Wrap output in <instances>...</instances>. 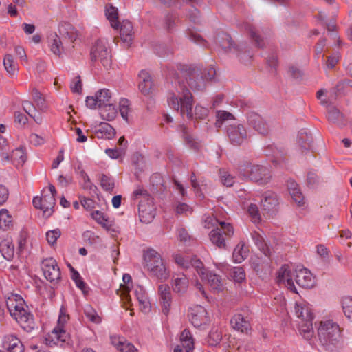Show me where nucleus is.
<instances>
[{
	"label": "nucleus",
	"mask_w": 352,
	"mask_h": 352,
	"mask_svg": "<svg viewBox=\"0 0 352 352\" xmlns=\"http://www.w3.org/2000/svg\"><path fill=\"white\" fill-rule=\"evenodd\" d=\"M172 84L173 89L168 91L167 96L168 106L177 112L180 111L182 116L192 118L193 96L186 85L194 91L203 90L206 85L202 71L197 67L186 66L181 76L175 79Z\"/></svg>",
	"instance_id": "1"
},
{
	"label": "nucleus",
	"mask_w": 352,
	"mask_h": 352,
	"mask_svg": "<svg viewBox=\"0 0 352 352\" xmlns=\"http://www.w3.org/2000/svg\"><path fill=\"white\" fill-rule=\"evenodd\" d=\"M6 306L10 316L26 331L30 332L35 327L33 314L28 310L23 298L16 294H10L6 298Z\"/></svg>",
	"instance_id": "2"
},
{
	"label": "nucleus",
	"mask_w": 352,
	"mask_h": 352,
	"mask_svg": "<svg viewBox=\"0 0 352 352\" xmlns=\"http://www.w3.org/2000/svg\"><path fill=\"white\" fill-rule=\"evenodd\" d=\"M277 283L283 285L294 293H297L293 279L302 288H311L314 285V279L309 270L306 268L296 269L292 272L287 265L282 266L278 272Z\"/></svg>",
	"instance_id": "3"
},
{
	"label": "nucleus",
	"mask_w": 352,
	"mask_h": 352,
	"mask_svg": "<svg viewBox=\"0 0 352 352\" xmlns=\"http://www.w3.org/2000/svg\"><path fill=\"white\" fill-rule=\"evenodd\" d=\"M144 267L151 276L161 281L167 280L170 276L169 270L161 255L153 249H148L144 253Z\"/></svg>",
	"instance_id": "4"
},
{
	"label": "nucleus",
	"mask_w": 352,
	"mask_h": 352,
	"mask_svg": "<svg viewBox=\"0 0 352 352\" xmlns=\"http://www.w3.org/2000/svg\"><path fill=\"white\" fill-rule=\"evenodd\" d=\"M295 314L298 318L300 334L306 340H311L314 334L313 320L314 318L310 305L306 302H296L294 307Z\"/></svg>",
	"instance_id": "5"
},
{
	"label": "nucleus",
	"mask_w": 352,
	"mask_h": 352,
	"mask_svg": "<svg viewBox=\"0 0 352 352\" xmlns=\"http://www.w3.org/2000/svg\"><path fill=\"white\" fill-rule=\"evenodd\" d=\"M239 173L241 176L260 185L267 184L272 177L270 169L263 165L252 164L244 162L239 165Z\"/></svg>",
	"instance_id": "6"
},
{
	"label": "nucleus",
	"mask_w": 352,
	"mask_h": 352,
	"mask_svg": "<svg viewBox=\"0 0 352 352\" xmlns=\"http://www.w3.org/2000/svg\"><path fill=\"white\" fill-rule=\"evenodd\" d=\"M318 337L326 349H331L338 342L340 337L339 325L331 320L321 321L318 328Z\"/></svg>",
	"instance_id": "7"
},
{
	"label": "nucleus",
	"mask_w": 352,
	"mask_h": 352,
	"mask_svg": "<svg viewBox=\"0 0 352 352\" xmlns=\"http://www.w3.org/2000/svg\"><path fill=\"white\" fill-rule=\"evenodd\" d=\"M90 56L94 64L100 63L106 69L110 68L111 57L106 40L98 39L91 48Z\"/></svg>",
	"instance_id": "8"
},
{
	"label": "nucleus",
	"mask_w": 352,
	"mask_h": 352,
	"mask_svg": "<svg viewBox=\"0 0 352 352\" xmlns=\"http://www.w3.org/2000/svg\"><path fill=\"white\" fill-rule=\"evenodd\" d=\"M220 46L222 50L226 52H233L235 53L242 62H247L249 60L252 54L247 50V45L245 43H240L235 45L230 36L228 34L223 33L219 36Z\"/></svg>",
	"instance_id": "9"
},
{
	"label": "nucleus",
	"mask_w": 352,
	"mask_h": 352,
	"mask_svg": "<svg viewBox=\"0 0 352 352\" xmlns=\"http://www.w3.org/2000/svg\"><path fill=\"white\" fill-rule=\"evenodd\" d=\"M85 102L87 107L90 109H102L112 102L111 93L107 89H100L94 96H87Z\"/></svg>",
	"instance_id": "10"
},
{
	"label": "nucleus",
	"mask_w": 352,
	"mask_h": 352,
	"mask_svg": "<svg viewBox=\"0 0 352 352\" xmlns=\"http://www.w3.org/2000/svg\"><path fill=\"white\" fill-rule=\"evenodd\" d=\"M188 317L195 327H201L203 325L208 324L210 322L206 309L199 305H193L189 308Z\"/></svg>",
	"instance_id": "11"
},
{
	"label": "nucleus",
	"mask_w": 352,
	"mask_h": 352,
	"mask_svg": "<svg viewBox=\"0 0 352 352\" xmlns=\"http://www.w3.org/2000/svg\"><path fill=\"white\" fill-rule=\"evenodd\" d=\"M41 268L45 278L57 283L60 280V271L55 259L47 258L42 261Z\"/></svg>",
	"instance_id": "12"
},
{
	"label": "nucleus",
	"mask_w": 352,
	"mask_h": 352,
	"mask_svg": "<svg viewBox=\"0 0 352 352\" xmlns=\"http://www.w3.org/2000/svg\"><path fill=\"white\" fill-rule=\"evenodd\" d=\"M226 133L230 142L236 146L241 145L248 138L247 131L244 126L241 124L228 126Z\"/></svg>",
	"instance_id": "13"
},
{
	"label": "nucleus",
	"mask_w": 352,
	"mask_h": 352,
	"mask_svg": "<svg viewBox=\"0 0 352 352\" xmlns=\"http://www.w3.org/2000/svg\"><path fill=\"white\" fill-rule=\"evenodd\" d=\"M139 217L141 221L149 223L155 217V211L153 205V198L140 199L138 205Z\"/></svg>",
	"instance_id": "14"
},
{
	"label": "nucleus",
	"mask_w": 352,
	"mask_h": 352,
	"mask_svg": "<svg viewBox=\"0 0 352 352\" xmlns=\"http://www.w3.org/2000/svg\"><path fill=\"white\" fill-rule=\"evenodd\" d=\"M55 204V198L52 194L45 195L42 197H35L33 199L34 206L43 210V214L47 217L52 214Z\"/></svg>",
	"instance_id": "15"
},
{
	"label": "nucleus",
	"mask_w": 352,
	"mask_h": 352,
	"mask_svg": "<svg viewBox=\"0 0 352 352\" xmlns=\"http://www.w3.org/2000/svg\"><path fill=\"white\" fill-rule=\"evenodd\" d=\"M247 122L250 126L261 135H267L270 131V126L258 113L251 112L248 114Z\"/></svg>",
	"instance_id": "16"
},
{
	"label": "nucleus",
	"mask_w": 352,
	"mask_h": 352,
	"mask_svg": "<svg viewBox=\"0 0 352 352\" xmlns=\"http://www.w3.org/2000/svg\"><path fill=\"white\" fill-rule=\"evenodd\" d=\"M313 138L311 134L305 129L299 131L297 138V146L301 155L307 154L311 148Z\"/></svg>",
	"instance_id": "17"
},
{
	"label": "nucleus",
	"mask_w": 352,
	"mask_h": 352,
	"mask_svg": "<svg viewBox=\"0 0 352 352\" xmlns=\"http://www.w3.org/2000/svg\"><path fill=\"white\" fill-rule=\"evenodd\" d=\"M68 338V334L63 328L56 327L50 333L46 338V343L50 346L60 345L62 346Z\"/></svg>",
	"instance_id": "18"
},
{
	"label": "nucleus",
	"mask_w": 352,
	"mask_h": 352,
	"mask_svg": "<svg viewBox=\"0 0 352 352\" xmlns=\"http://www.w3.org/2000/svg\"><path fill=\"white\" fill-rule=\"evenodd\" d=\"M158 294L161 300L162 312L164 314H168L170 309L172 300V295L169 286L166 284L160 285L158 287Z\"/></svg>",
	"instance_id": "19"
},
{
	"label": "nucleus",
	"mask_w": 352,
	"mask_h": 352,
	"mask_svg": "<svg viewBox=\"0 0 352 352\" xmlns=\"http://www.w3.org/2000/svg\"><path fill=\"white\" fill-rule=\"evenodd\" d=\"M171 285L175 293L183 294L189 286V280L184 274H173L171 280Z\"/></svg>",
	"instance_id": "20"
},
{
	"label": "nucleus",
	"mask_w": 352,
	"mask_h": 352,
	"mask_svg": "<svg viewBox=\"0 0 352 352\" xmlns=\"http://www.w3.org/2000/svg\"><path fill=\"white\" fill-rule=\"evenodd\" d=\"M0 252L7 261H11L14 256V248L12 240L8 235L0 236Z\"/></svg>",
	"instance_id": "21"
},
{
	"label": "nucleus",
	"mask_w": 352,
	"mask_h": 352,
	"mask_svg": "<svg viewBox=\"0 0 352 352\" xmlns=\"http://www.w3.org/2000/svg\"><path fill=\"white\" fill-rule=\"evenodd\" d=\"M138 78V88L141 93L144 95L151 94L153 87V83L149 73L145 70H142L140 72Z\"/></svg>",
	"instance_id": "22"
},
{
	"label": "nucleus",
	"mask_w": 352,
	"mask_h": 352,
	"mask_svg": "<svg viewBox=\"0 0 352 352\" xmlns=\"http://www.w3.org/2000/svg\"><path fill=\"white\" fill-rule=\"evenodd\" d=\"M1 156L6 161L11 160L12 162L16 166H22L27 159L23 148L21 147L13 151L10 156L5 152L1 153Z\"/></svg>",
	"instance_id": "23"
},
{
	"label": "nucleus",
	"mask_w": 352,
	"mask_h": 352,
	"mask_svg": "<svg viewBox=\"0 0 352 352\" xmlns=\"http://www.w3.org/2000/svg\"><path fill=\"white\" fill-rule=\"evenodd\" d=\"M3 347L8 352H23L24 348L21 340L14 335L5 336Z\"/></svg>",
	"instance_id": "24"
},
{
	"label": "nucleus",
	"mask_w": 352,
	"mask_h": 352,
	"mask_svg": "<svg viewBox=\"0 0 352 352\" xmlns=\"http://www.w3.org/2000/svg\"><path fill=\"white\" fill-rule=\"evenodd\" d=\"M230 323L233 329L242 333H248L251 329L249 320L240 314H235Z\"/></svg>",
	"instance_id": "25"
},
{
	"label": "nucleus",
	"mask_w": 352,
	"mask_h": 352,
	"mask_svg": "<svg viewBox=\"0 0 352 352\" xmlns=\"http://www.w3.org/2000/svg\"><path fill=\"white\" fill-rule=\"evenodd\" d=\"M120 34L122 42L127 47L130 46L133 40V25L130 21H122L120 25Z\"/></svg>",
	"instance_id": "26"
},
{
	"label": "nucleus",
	"mask_w": 352,
	"mask_h": 352,
	"mask_svg": "<svg viewBox=\"0 0 352 352\" xmlns=\"http://www.w3.org/2000/svg\"><path fill=\"white\" fill-rule=\"evenodd\" d=\"M111 340L112 344L120 352H138L135 347L123 337L111 336Z\"/></svg>",
	"instance_id": "27"
},
{
	"label": "nucleus",
	"mask_w": 352,
	"mask_h": 352,
	"mask_svg": "<svg viewBox=\"0 0 352 352\" xmlns=\"http://www.w3.org/2000/svg\"><path fill=\"white\" fill-rule=\"evenodd\" d=\"M202 280L208 281L210 288L217 292H219L223 289V283L221 278L210 272L207 271L204 275V277H201Z\"/></svg>",
	"instance_id": "28"
},
{
	"label": "nucleus",
	"mask_w": 352,
	"mask_h": 352,
	"mask_svg": "<svg viewBox=\"0 0 352 352\" xmlns=\"http://www.w3.org/2000/svg\"><path fill=\"white\" fill-rule=\"evenodd\" d=\"M327 107L329 121L340 126L345 124L344 116L337 108L330 105Z\"/></svg>",
	"instance_id": "29"
},
{
	"label": "nucleus",
	"mask_w": 352,
	"mask_h": 352,
	"mask_svg": "<svg viewBox=\"0 0 352 352\" xmlns=\"http://www.w3.org/2000/svg\"><path fill=\"white\" fill-rule=\"evenodd\" d=\"M48 39L49 46L53 54L60 56L64 52L65 47L63 45V43L58 35L56 34H52Z\"/></svg>",
	"instance_id": "30"
},
{
	"label": "nucleus",
	"mask_w": 352,
	"mask_h": 352,
	"mask_svg": "<svg viewBox=\"0 0 352 352\" xmlns=\"http://www.w3.org/2000/svg\"><path fill=\"white\" fill-rule=\"evenodd\" d=\"M59 32L63 38L68 39L70 43H73L78 36L77 30L70 24L61 25L59 28Z\"/></svg>",
	"instance_id": "31"
},
{
	"label": "nucleus",
	"mask_w": 352,
	"mask_h": 352,
	"mask_svg": "<svg viewBox=\"0 0 352 352\" xmlns=\"http://www.w3.org/2000/svg\"><path fill=\"white\" fill-rule=\"evenodd\" d=\"M249 249L245 243L240 242L233 251V258L236 263H241L248 255Z\"/></svg>",
	"instance_id": "32"
},
{
	"label": "nucleus",
	"mask_w": 352,
	"mask_h": 352,
	"mask_svg": "<svg viewBox=\"0 0 352 352\" xmlns=\"http://www.w3.org/2000/svg\"><path fill=\"white\" fill-rule=\"evenodd\" d=\"M180 342L182 346L186 352H191L194 349V341L190 332L184 329L180 336Z\"/></svg>",
	"instance_id": "33"
},
{
	"label": "nucleus",
	"mask_w": 352,
	"mask_h": 352,
	"mask_svg": "<svg viewBox=\"0 0 352 352\" xmlns=\"http://www.w3.org/2000/svg\"><path fill=\"white\" fill-rule=\"evenodd\" d=\"M23 108L30 117L33 118L34 122L38 124H41L43 122V118L40 113H37L35 107L33 104L28 100L23 102Z\"/></svg>",
	"instance_id": "34"
},
{
	"label": "nucleus",
	"mask_w": 352,
	"mask_h": 352,
	"mask_svg": "<svg viewBox=\"0 0 352 352\" xmlns=\"http://www.w3.org/2000/svg\"><path fill=\"white\" fill-rule=\"evenodd\" d=\"M251 236L257 248L266 256H270V252L267 248L263 236L258 232L254 231L251 233Z\"/></svg>",
	"instance_id": "35"
},
{
	"label": "nucleus",
	"mask_w": 352,
	"mask_h": 352,
	"mask_svg": "<svg viewBox=\"0 0 352 352\" xmlns=\"http://www.w3.org/2000/svg\"><path fill=\"white\" fill-rule=\"evenodd\" d=\"M12 217L7 209L0 210V228L7 230L12 226Z\"/></svg>",
	"instance_id": "36"
},
{
	"label": "nucleus",
	"mask_w": 352,
	"mask_h": 352,
	"mask_svg": "<svg viewBox=\"0 0 352 352\" xmlns=\"http://www.w3.org/2000/svg\"><path fill=\"white\" fill-rule=\"evenodd\" d=\"M105 14L108 20L110 21L111 27L117 29L119 26L117 8L112 6H107L105 9Z\"/></svg>",
	"instance_id": "37"
},
{
	"label": "nucleus",
	"mask_w": 352,
	"mask_h": 352,
	"mask_svg": "<svg viewBox=\"0 0 352 352\" xmlns=\"http://www.w3.org/2000/svg\"><path fill=\"white\" fill-rule=\"evenodd\" d=\"M211 242L219 248H223L226 245L225 239L219 228L213 229L209 234Z\"/></svg>",
	"instance_id": "38"
},
{
	"label": "nucleus",
	"mask_w": 352,
	"mask_h": 352,
	"mask_svg": "<svg viewBox=\"0 0 352 352\" xmlns=\"http://www.w3.org/2000/svg\"><path fill=\"white\" fill-rule=\"evenodd\" d=\"M178 21V16L174 13L168 14L164 21V28L169 32L175 30L177 23Z\"/></svg>",
	"instance_id": "39"
},
{
	"label": "nucleus",
	"mask_w": 352,
	"mask_h": 352,
	"mask_svg": "<svg viewBox=\"0 0 352 352\" xmlns=\"http://www.w3.org/2000/svg\"><path fill=\"white\" fill-rule=\"evenodd\" d=\"M129 101L126 98H122L119 102V111L122 118L126 122L129 121V116L131 112L129 107Z\"/></svg>",
	"instance_id": "40"
},
{
	"label": "nucleus",
	"mask_w": 352,
	"mask_h": 352,
	"mask_svg": "<svg viewBox=\"0 0 352 352\" xmlns=\"http://www.w3.org/2000/svg\"><path fill=\"white\" fill-rule=\"evenodd\" d=\"M100 185L102 189L107 192H112L115 184L114 180L112 177L109 175L102 174L100 177Z\"/></svg>",
	"instance_id": "41"
},
{
	"label": "nucleus",
	"mask_w": 352,
	"mask_h": 352,
	"mask_svg": "<svg viewBox=\"0 0 352 352\" xmlns=\"http://www.w3.org/2000/svg\"><path fill=\"white\" fill-rule=\"evenodd\" d=\"M261 203L265 210H270L278 204V201L274 195L269 194L265 196L264 199H262Z\"/></svg>",
	"instance_id": "42"
},
{
	"label": "nucleus",
	"mask_w": 352,
	"mask_h": 352,
	"mask_svg": "<svg viewBox=\"0 0 352 352\" xmlns=\"http://www.w3.org/2000/svg\"><path fill=\"white\" fill-rule=\"evenodd\" d=\"M32 96L34 102L37 105L41 111H45L47 106L43 95L36 89H33L32 91Z\"/></svg>",
	"instance_id": "43"
},
{
	"label": "nucleus",
	"mask_w": 352,
	"mask_h": 352,
	"mask_svg": "<svg viewBox=\"0 0 352 352\" xmlns=\"http://www.w3.org/2000/svg\"><path fill=\"white\" fill-rule=\"evenodd\" d=\"M219 177L221 183L228 187L232 186L235 182V177L224 169L219 170Z\"/></svg>",
	"instance_id": "44"
},
{
	"label": "nucleus",
	"mask_w": 352,
	"mask_h": 352,
	"mask_svg": "<svg viewBox=\"0 0 352 352\" xmlns=\"http://www.w3.org/2000/svg\"><path fill=\"white\" fill-rule=\"evenodd\" d=\"M3 65L6 72L11 76L14 75L16 71V65L14 62L11 54H6L3 58Z\"/></svg>",
	"instance_id": "45"
},
{
	"label": "nucleus",
	"mask_w": 352,
	"mask_h": 352,
	"mask_svg": "<svg viewBox=\"0 0 352 352\" xmlns=\"http://www.w3.org/2000/svg\"><path fill=\"white\" fill-rule=\"evenodd\" d=\"M216 117L215 126L217 127H221L224 122L234 119L233 115L226 111H218Z\"/></svg>",
	"instance_id": "46"
},
{
	"label": "nucleus",
	"mask_w": 352,
	"mask_h": 352,
	"mask_svg": "<svg viewBox=\"0 0 352 352\" xmlns=\"http://www.w3.org/2000/svg\"><path fill=\"white\" fill-rule=\"evenodd\" d=\"M342 309L345 316L352 322V297L344 298L342 300Z\"/></svg>",
	"instance_id": "47"
},
{
	"label": "nucleus",
	"mask_w": 352,
	"mask_h": 352,
	"mask_svg": "<svg viewBox=\"0 0 352 352\" xmlns=\"http://www.w3.org/2000/svg\"><path fill=\"white\" fill-rule=\"evenodd\" d=\"M189 262L190 267L192 266L195 267L200 277H204V275L208 270L204 267V265L201 260L195 256L192 258Z\"/></svg>",
	"instance_id": "48"
},
{
	"label": "nucleus",
	"mask_w": 352,
	"mask_h": 352,
	"mask_svg": "<svg viewBox=\"0 0 352 352\" xmlns=\"http://www.w3.org/2000/svg\"><path fill=\"white\" fill-rule=\"evenodd\" d=\"M222 339L221 333L217 329H212L208 336V344L211 346H217Z\"/></svg>",
	"instance_id": "49"
},
{
	"label": "nucleus",
	"mask_w": 352,
	"mask_h": 352,
	"mask_svg": "<svg viewBox=\"0 0 352 352\" xmlns=\"http://www.w3.org/2000/svg\"><path fill=\"white\" fill-rule=\"evenodd\" d=\"M102 109V110L101 113L102 116H106V118L108 120H113L116 118L117 115V109L112 102Z\"/></svg>",
	"instance_id": "50"
},
{
	"label": "nucleus",
	"mask_w": 352,
	"mask_h": 352,
	"mask_svg": "<svg viewBox=\"0 0 352 352\" xmlns=\"http://www.w3.org/2000/svg\"><path fill=\"white\" fill-rule=\"evenodd\" d=\"M248 214L254 223H258L261 221L258 208L255 204H250L248 209Z\"/></svg>",
	"instance_id": "51"
},
{
	"label": "nucleus",
	"mask_w": 352,
	"mask_h": 352,
	"mask_svg": "<svg viewBox=\"0 0 352 352\" xmlns=\"http://www.w3.org/2000/svg\"><path fill=\"white\" fill-rule=\"evenodd\" d=\"M230 276L235 282L241 283L245 278L244 270L241 267H235L232 270Z\"/></svg>",
	"instance_id": "52"
},
{
	"label": "nucleus",
	"mask_w": 352,
	"mask_h": 352,
	"mask_svg": "<svg viewBox=\"0 0 352 352\" xmlns=\"http://www.w3.org/2000/svg\"><path fill=\"white\" fill-rule=\"evenodd\" d=\"M186 35L190 41L196 43L204 45V43L205 42L204 39L199 34L190 28L186 30Z\"/></svg>",
	"instance_id": "53"
},
{
	"label": "nucleus",
	"mask_w": 352,
	"mask_h": 352,
	"mask_svg": "<svg viewBox=\"0 0 352 352\" xmlns=\"http://www.w3.org/2000/svg\"><path fill=\"white\" fill-rule=\"evenodd\" d=\"M247 29L250 33V37L254 40L255 45L258 47H263L264 43L263 39L256 32L255 28L251 25H248Z\"/></svg>",
	"instance_id": "54"
},
{
	"label": "nucleus",
	"mask_w": 352,
	"mask_h": 352,
	"mask_svg": "<svg viewBox=\"0 0 352 352\" xmlns=\"http://www.w3.org/2000/svg\"><path fill=\"white\" fill-rule=\"evenodd\" d=\"M80 177L82 180V188L85 190H94L96 186L91 182L89 176L85 171L80 172Z\"/></svg>",
	"instance_id": "55"
},
{
	"label": "nucleus",
	"mask_w": 352,
	"mask_h": 352,
	"mask_svg": "<svg viewBox=\"0 0 352 352\" xmlns=\"http://www.w3.org/2000/svg\"><path fill=\"white\" fill-rule=\"evenodd\" d=\"M61 232L59 229L50 230L46 233V239L49 244L54 245L57 239L60 236Z\"/></svg>",
	"instance_id": "56"
},
{
	"label": "nucleus",
	"mask_w": 352,
	"mask_h": 352,
	"mask_svg": "<svg viewBox=\"0 0 352 352\" xmlns=\"http://www.w3.org/2000/svg\"><path fill=\"white\" fill-rule=\"evenodd\" d=\"M192 118H186L188 119H202L208 115V109L205 107H203L200 105H196L195 108V113L192 111Z\"/></svg>",
	"instance_id": "57"
},
{
	"label": "nucleus",
	"mask_w": 352,
	"mask_h": 352,
	"mask_svg": "<svg viewBox=\"0 0 352 352\" xmlns=\"http://www.w3.org/2000/svg\"><path fill=\"white\" fill-rule=\"evenodd\" d=\"M85 314L87 318L93 322L99 323L101 321L100 316L91 307H87L85 308Z\"/></svg>",
	"instance_id": "58"
},
{
	"label": "nucleus",
	"mask_w": 352,
	"mask_h": 352,
	"mask_svg": "<svg viewBox=\"0 0 352 352\" xmlns=\"http://www.w3.org/2000/svg\"><path fill=\"white\" fill-rule=\"evenodd\" d=\"M175 211L179 214L188 215L192 214V208L184 203H179L175 208Z\"/></svg>",
	"instance_id": "59"
},
{
	"label": "nucleus",
	"mask_w": 352,
	"mask_h": 352,
	"mask_svg": "<svg viewBox=\"0 0 352 352\" xmlns=\"http://www.w3.org/2000/svg\"><path fill=\"white\" fill-rule=\"evenodd\" d=\"M70 88L74 93L80 94L82 91V81L80 76H76L72 81Z\"/></svg>",
	"instance_id": "60"
},
{
	"label": "nucleus",
	"mask_w": 352,
	"mask_h": 352,
	"mask_svg": "<svg viewBox=\"0 0 352 352\" xmlns=\"http://www.w3.org/2000/svg\"><path fill=\"white\" fill-rule=\"evenodd\" d=\"M175 262L182 268L190 267V260L188 258L184 257L181 254H175L174 256Z\"/></svg>",
	"instance_id": "61"
},
{
	"label": "nucleus",
	"mask_w": 352,
	"mask_h": 352,
	"mask_svg": "<svg viewBox=\"0 0 352 352\" xmlns=\"http://www.w3.org/2000/svg\"><path fill=\"white\" fill-rule=\"evenodd\" d=\"M151 197L146 190L144 189L138 187L137 188L134 192H133V198L134 199H148Z\"/></svg>",
	"instance_id": "62"
},
{
	"label": "nucleus",
	"mask_w": 352,
	"mask_h": 352,
	"mask_svg": "<svg viewBox=\"0 0 352 352\" xmlns=\"http://www.w3.org/2000/svg\"><path fill=\"white\" fill-rule=\"evenodd\" d=\"M289 193L293 200L297 203L298 206H302L305 204V198L300 188L296 190L292 191V192Z\"/></svg>",
	"instance_id": "63"
},
{
	"label": "nucleus",
	"mask_w": 352,
	"mask_h": 352,
	"mask_svg": "<svg viewBox=\"0 0 352 352\" xmlns=\"http://www.w3.org/2000/svg\"><path fill=\"white\" fill-rule=\"evenodd\" d=\"M69 316L67 314L66 309L63 307H61L60 310V314L58 320V326L63 328V326L69 320Z\"/></svg>",
	"instance_id": "64"
}]
</instances>
